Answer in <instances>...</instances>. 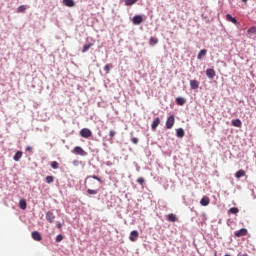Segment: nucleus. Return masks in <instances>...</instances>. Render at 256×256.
<instances>
[{
  "instance_id": "1",
  "label": "nucleus",
  "mask_w": 256,
  "mask_h": 256,
  "mask_svg": "<svg viewBox=\"0 0 256 256\" xmlns=\"http://www.w3.org/2000/svg\"><path fill=\"white\" fill-rule=\"evenodd\" d=\"M93 179H95L96 181H99V183H103V180H101V178H99V176L96 175H92V176H87L85 179V187H91V188H95L97 187V182H95Z\"/></svg>"
},
{
  "instance_id": "2",
  "label": "nucleus",
  "mask_w": 256,
  "mask_h": 256,
  "mask_svg": "<svg viewBox=\"0 0 256 256\" xmlns=\"http://www.w3.org/2000/svg\"><path fill=\"white\" fill-rule=\"evenodd\" d=\"M174 125H175V116L170 115L166 121V129H173Z\"/></svg>"
},
{
  "instance_id": "3",
  "label": "nucleus",
  "mask_w": 256,
  "mask_h": 256,
  "mask_svg": "<svg viewBox=\"0 0 256 256\" xmlns=\"http://www.w3.org/2000/svg\"><path fill=\"white\" fill-rule=\"evenodd\" d=\"M81 137H84V139H89V137H92L93 132L89 130V128H83L80 130Z\"/></svg>"
},
{
  "instance_id": "4",
  "label": "nucleus",
  "mask_w": 256,
  "mask_h": 256,
  "mask_svg": "<svg viewBox=\"0 0 256 256\" xmlns=\"http://www.w3.org/2000/svg\"><path fill=\"white\" fill-rule=\"evenodd\" d=\"M159 125H161V118H159V117L154 118V120L152 121V124H151L152 131H156L157 127H159Z\"/></svg>"
},
{
  "instance_id": "5",
  "label": "nucleus",
  "mask_w": 256,
  "mask_h": 256,
  "mask_svg": "<svg viewBox=\"0 0 256 256\" xmlns=\"http://www.w3.org/2000/svg\"><path fill=\"white\" fill-rule=\"evenodd\" d=\"M143 21H145V20L143 19V16H141V15H135L132 19L133 25H141V23H143Z\"/></svg>"
},
{
  "instance_id": "6",
  "label": "nucleus",
  "mask_w": 256,
  "mask_h": 256,
  "mask_svg": "<svg viewBox=\"0 0 256 256\" xmlns=\"http://www.w3.org/2000/svg\"><path fill=\"white\" fill-rule=\"evenodd\" d=\"M129 239L135 243V241H137V239H139V232L137 230H134L130 233Z\"/></svg>"
},
{
  "instance_id": "7",
  "label": "nucleus",
  "mask_w": 256,
  "mask_h": 256,
  "mask_svg": "<svg viewBox=\"0 0 256 256\" xmlns=\"http://www.w3.org/2000/svg\"><path fill=\"white\" fill-rule=\"evenodd\" d=\"M46 221H49L50 223H55V214L51 211L47 212Z\"/></svg>"
},
{
  "instance_id": "8",
  "label": "nucleus",
  "mask_w": 256,
  "mask_h": 256,
  "mask_svg": "<svg viewBox=\"0 0 256 256\" xmlns=\"http://www.w3.org/2000/svg\"><path fill=\"white\" fill-rule=\"evenodd\" d=\"M215 70L213 68H208L206 70V76L208 77V79H214L215 78Z\"/></svg>"
},
{
  "instance_id": "9",
  "label": "nucleus",
  "mask_w": 256,
  "mask_h": 256,
  "mask_svg": "<svg viewBox=\"0 0 256 256\" xmlns=\"http://www.w3.org/2000/svg\"><path fill=\"white\" fill-rule=\"evenodd\" d=\"M235 237H245L247 235V229L242 228L234 233Z\"/></svg>"
},
{
  "instance_id": "10",
  "label": "nucleus",
  "mask_w": 256,
  "mask_h": 256,
  "mask_svg": "<svg viewBox=\"0 0 256 256\" xmlns=\"http://www.w3.org/2000/svg\"><path fill=\"white\" fill-rule=\"evenodd\" d=\"M32 239H34V241H42L43 237L41 236V233L34 231L32 232Z\"/></svg>"
},
{
  "instance_id": "11",
  "label": "nucleus",
  "mask_w": 256,
  "mask_h": 256,
  "mask_svg": "<svg viewBox=\"0 0 256 256\" xmlns=\"http://www.w3.org/2000/svg\"><path fill=\"white\" fill-rule=\"evenodd\" d=\"M166 219H167V221H169L170 223H175V222L177 221V216H176L175 214L171 213V214H168V215L166 216Z\"/></svg>"
},
{
  "instance_id": "12",
  "label": "nucleus",
  "mask_w": 256,
  "mask_h": 256,
  "mask_svg": "<svg viewBox=\"0 0 256 256\" xmlns=\"http://www.w3.org/2000/svg\"><path fill=\"white\" fill-rule=\"evenodd\" d=\"M74 153H76V155H85V150H83V148H81L80 146H76L74 148Z\"/></svg>"
},
{
  "instance_id": "13",
  "label": "nucleus",
  "mask_w": 256,
  "mask_h": 256,
  "mask_svg": "<svg viewBox=\"0 0 256 256\" xmlns=\"http://www.w3.org/2000/svg\"><path fill=\"white\" fill-rule=\"evenodd\" d=\"M190 88L193 89V90L199 89V81L190 80Z\"/></svg>"
},
{
  "instance_id": "14",
  "label": "nucleus",
  "mask_w": 256,
  "mask_h": 256,
  "mask_svg": "<svg viewBox=\"0 0 256 256\" xmlns=\"http://www.w3.org/2000/svg\"><path fill=\"white\" fill-rule=\"evenodd\" d=\"M245 175H246L245 170L241 169L235 173V178L241 179V177H245Z\"/></svg>"
},
{
  "instance_id": "15",
  "label": "nucleus",
  "mask_w": 256,
  "mask_h": 256,
  "mask_svg": "<svg viewBox=\"0 0 256 256\" xmlns=\"http://www.w3.org/2000/svg\"><path fill=\"white\" fill-rule=\"evenodd\" d=\"M226 21H229L230 23L237 25V18H233V16H231V14L226 15Z\"/></svg>"
},
{
  "instance_id": "16",
  "label": "nucleus",
  "mask_w": 256,
  "mask_h": 256,
  "mask_svg": "<svg viewBox=\"0 0 256 256\" xmlns=\"http://www.w3.org/2000/svg\"><path fill=\"white\" fill-rule=\"evenodd\" d=\"M209 203H210L209 197H203V198L200 200V204H201L203 207H207V205H209Z\"/></svg>"
},
{
  "instance_id": "17",
  "label": "nucleus",
  "mask_w": 256,
  "mask_h": 256,
  "mask_svg": "<svg viewBox=\"0 0 256 256\" xmlns=\"http://www.w3.org/2000/svg\"><path fill=\"white\" fill-rule=\"evenodd\" d=\"M63 4L66 7H75V1L73 0H63Z\"/></svg>"
},
{
  "instance_id": "18",
  "label": "nucleus",
  "mask_w": 256,
  "mask_h": 256,
  "mask_svg": "<svg viewBox=\"0 0 256 256\" xmlns=\"http://www.w3.org/2000/svg\"><path fill=\"white\" fill-rule=\"evenodd\" d=\"M176 135L177 137H179L180 139L185 137V130H183V128H179L176 130Z\"/></svg>"
},
{
  "instance_id": "19",
  "label": "nucleus",
  "mask_w": 256,
  "mask_h": 256,
  "mask_svg": "<svg viewBox=\"0 0 256 256\" xmlns=\"http://www.w3.org/2000/svg\"><path fill=\"white\" fill-rule=\"evenodd\" d=\"M19 207H20V209L25 211V209H27V201L25 199H21L19 202Z\"/></svg>"
},
{
  "instance_id": "20",
  "label": "nucleus",
  "mask_w": 256,
  "mask_h": 256,
  "mask_svg": "<svg viewBox=\"0 0 256 256\" xmlns=\"http://www.w3.org/2000/svg\"><path fill=\"white\" fill-rule=\"evenodd\" d=\"M233 127H241V125H243V122H241L240 119H234L231 121Z\"/></svg>"
},
{
  "instance_id": "21",
  "label": "nucleus",
  "mask_w": 256,
  "mask_h": 256,
  "mask_svg": "<svg viewBox=\"0 0 256 256\" xmlns=\"http://www.w3.org/2000/svg\"><path fill=\"white\" fill-rule=\"evenodd\" d=\"M176 103H177V105L183 106V105H185V103H187V100H185V98L178 97V98H176Z\"/></svg>"
},
{
  "instance_id": "22",
  "label": "nucleus",
  "mask_w": 256,
  "mask_h": 256,
  "mask_svg": "<svg viewBox=\"0 0 256 256\" xmlns=\"http://www.w3.org/2000/svg\"><path fill=\"white\" fill-rule=\"evenodd\" d=\"M205 55H207V50L202 49V50L199 51V53L197 55V59H203V57H205Z\"/></svg>"
},
{
  "instance_id": "23",
  "label": "nucleus",
  "mask_w": 256,
  "mask_h": 256,
  "mask_svg": "<svg viewBox=\"0 0 256 256\" xmlns=\"http://www.w3.org/2000/svg\"><path fill=\"white\" fill-rule=\"evenodd\" d=\"M23 157V152L22 151H17L13 157L14 161H19Z\"/></svg>"
},
{
  "instance_id": "24",
  "label": "nucleus",
  "mask_w": 256,
  "mask_h": 256,
  "mask_svg": "<svg viewBox=\"0 0 256 256\" xmlns=\"http://www.w3.org/2000/svg\"><path fill=\"white\" fill-rule=\"evenodd\" d=\"M139 0H124V3L127 7H131V5H135Z\"/></svg>"
},
{
  "instance_id": "25",
  "label": "nucleus",
  "mask_w": 256,
  "mask_h": 256,
  "mask_svg": "<svg viewBox=\"0 0 256 256\" xmlns=\"http://www.w3.org/2000/svg\"><path fill=\"white\" fill-rule=\"evenodd\" d=\"M157 43H159V39H157L155 37H150L149 45L153 46V45H157Z\"/></svg>"
},
{
  "instance_id": "26",
  "label": "nucleus",
  "mask_w": 256,
  "mask_h": 256,
  "mask_svg": "<svg viewBox=\"0 0 256 256\" xmlns=\"http://www.w3.org/2000/svg\"><path fill=\"white\" fill-rule=\"evenodd\" d=\"M93 47V43L85 44L82 48V53H87V51Z\"/></svg>"
},
{
  "instance_id": "27",
  "label": "nucleus",
  "mask_w": 256,
  "mask_h": 256,
  "mask_svg": "<svg viewBox=\"0 0 256 256\" xmlns=\"http://www.w3.org/2000/svg\"><path fill=\"white\" fill-rule=\"evenodd\" d=\"M228 213H231L232 215H237V213H239V208L232 207L228 210Z\"/></svg>"
},
{
  "instance_id": "28",
  "label": "nucleus",
  "mask_w": 256,
  "mask_h": 256,
  "mask_svg": "<svg viewBox=\"0 0 256 256\" xmlns=\"http://www.w3.org/2000/svg\"><path fill=\"white\" fill-rule=\"evenodd\" d=\"M26 10H27V6L21 5L17 8V13H25Z\"/></svg>"
},
{
  "instance_id": "29",
  "label": "nucleus",
  "mask_w": 256,
  "mask_h": 256,
  "mask_svg": "<svg viewBox=\"0 0 256 256\" xmlns=\"http://www.w3.org/2000/svg\"><path fill=\"white\" fill-rule=\"evenodd\" d=\"M45 181H46V183L51 184V183H53V181H55V177L54 176H47L45 178Z\"/></svg>"
},
{
  "instance_id": "30",
  "label": "nucleus",
  "mask_w": 256,
  "mask_h": 256,
  "mask_svg": "<svg viewBox=\"0 0 256 256\" xmlns=\"http://www.w3.org/2000/svg\"><path fill=\"white\" fill-rule=\"evenodd\" d=\"M247 33H248L249 35H255V33H256V27H255V26L250 27V28L248 29Z\"/></svg>"
},
{
  "instance_id": "31",
  "label": "nucleus",
  "mask_w": 256,
  "mask_h": 256,
  "mask_svg": "<svg viewBox=\"0 0 256 256\" xmlns=\"http://www.w3.org/2000/svg\"><path fill=\"white\" fill-rule=\"evenodd\" d=\"M51 167H52V169H59V163L57 161H53L51 163Z\"/></svg>"
},
{
  "instance_id": "32",
  "label": "nucleus",
  "mask_w": 256,
  "mask_h": 256,
  "mask_svg": "<svg viewBox=\"0 0 256 256\" xmlns=\"http://www.w3.org/2000/svg\"><path fill=\"white\" fill-rule=\"evenodd\" d=\"M104 71H105L106 73H110V71H111V65L106 64V65L104 66Z\"/></svg>"
},
{
  "instance_id": "33",
  "label": "nucleus",
  "mask_w": 256,
  "mask_h": 256,
  "mask_svg": "<svg viewBox=\"0 0 256 256\" xmlns=\"http://www.w3.org/2000/svg\"><path fill=\"white\" fill-rule=\"evenodd\" d=\"M137 183H139V185H145V179L143 177H140L137 179Z\"/></svg>"
},
{
  "instance_id": "34",
  "label": "nucleus",
  "mask_w": 256,
  "mask_h": 256,
  "mask_svg": "<svg viewBox=\"0 0 256 256\" xmlns=\"http://www.w3.org/2000/svg\"><path fill=\"white\" fill-rule=\"evenodd\" d=\"M87 193H88V195H97V190L88 189Z\"/></svg>"
},
{
  "instance_id": "35",
  "label": "nucleus",
  "mask_w": 256,
  "mask_h": 256,
  "mask_svg": "<svg viewBox=\"0 0 256 256\" xmlns=\"http://www.w3.org/2000/svg\"><path fill=\"white\" fill-rule=\"evenodd\" d=\"M63 241V235L59 234L56 236V243H61Z\"/></svg>"
},
{
  "instance_id": "36",
  "label": "nucleus",
  "mask_w": 256,
  "mask_h": 256,
  "mask_svg": "<svg viewBox=\"0 0 256 256\" xmlns=\"http://www.w3.org/2000/svg\"><path fill=\"white\" fill-rule=\"evenodd\" d=\"M115 135H116V132H115V131L111 130V131L109 132V137H110V139H113V137H115Z\"/></svg>"
},
{
  "instance_id": "37",
  "label": "nucleus",
  "mask_w": 256,
  "mask_h": 256,
  "mask_svg": "<svg viewBox=\"0 0 256 256\" xmlns=\"http://www.w3.org/2000/svg\"><path fill=\"white\" fill-rule=\"evenodd\" d=\"M131 142H132L134 145H137V143H139V139H138V138H131Z\"/></svg>"
},
{
  "instance_id": "38",
  "label": "nucleus",
  "mask_w": 256,
  "mask_h": 256,
  "mask_svg": "<svg viewBox=\"0 0 256 256\" xmlns=\"http://www.w3.org/2000/svg\"><path fill=\"white\" fill-rule=\"evenodd\" d=\"M26 151H33V147L27 146V147H26Z\"/></svg>"
},
{
  "instance_id": "39",
  "label": "nucleus",
  "mask_w": 256,
  "mask_h": 256,
  "mask_svg": "<svg viewBox=\"0 0 256 256\" xmlns=\"http://www.w3.org/2000/svg\"><path fill=\"white\" fill-rule=\"evenodd\" d=\"M56 227H57V229H61V228L63 227V224L58 223V224L56 225Z\"/></svg>"
},
{
  "instance_id": "40",
  "label": "nucleus",
  "mask_w": 256,
  "mask_h": 256,
  "mask_svg": "<svg viewBox=\"0 0 256 256\" xmlns=\"http://www.w3.org/2000/svg\"><path fill=\"white\" fill-rule=\"evenodd\" d=\"M243 1V3H247V0H242Z\"/></svg>"
}]
</instances>
